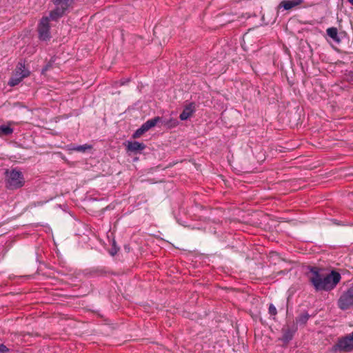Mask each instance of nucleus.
<instances>
[{
    "label": "nucleus",
    "instance_id": "f257e3e1",
    "mask_svg": "<svg viewBox=\"0 0 353 353\" xmlns=\"http://www.w3.org/2000/svg\"><path fill=\"white\" fill-rule=\"evenodd\" d=\"M307 277L316 291H330L336 286L341 279V274L335 270L323 276L320 273L319 268L316 267L310 269Z\"/></svg>",
    "mask_w": 353,
    "mask_h": 353
},
{
    "label": "nucleus",
    "instance_id": "f03ea898",
    "mask_svg": "<svg viewBox=\"0 0 353 353\" xmlns=\"http://www.w3.org/2000/svg\"><path fill=\"white\" fill-rule=\"evenodd\" d=\"M6 187L10 190H15L21 188L25 183L23 175L21 172L12 169L6 172Z\"/></svg>",
    "mask_w": 353,
    "mask_h": 353
},
{
    "label": "nucleus",
    "instance_id": "7ed1b4c3",
    "mask_svg": "<svg viewBox=\"0 0 353 353\" xmlns=\"http://www.w3.org/2000/svg\"><path fill=\"white\" fill-rule=\"evenodd\" d=\"M353 350V332L345 336L339 338L337 342L332 347L333 352H350Z\"/></svg>",
    "mask_w": 353,
    "mask_h": 353
},
{
    "label": "nucleus",
    "instance_id": "20e7f679",
    "mask_svg": "<svg viewBox=\"0 0 353 353\" xmlns=\"http://www.w3.org/2000/svg\"><path fill=\"white\" fill-rule=\"evenodd\" d=\"M337 305L342 310H346L353 307V285L341 294Z\"/></svg>",
    "mask_w": 353,
    "mask_h": 353
},
{
    "label": "nucleus",
    "instance_id": "39448f33",
    "mask_svg": "<svg viewBox=\"0 0 353 353\" xmlns=\"http://www.w3.org/2000/svg\"><path fill=\"white\" fill-rule=\"evenodd\" d=\"M50 26L48 17H43L37 26L39 38L42 41H47L50 39Z\"/></svg>",
    "mask_w": 353,
    "mask_h": 353
},
{
    "label": "nucleus",
    "instance_id": "423d86ee",
    "mask_svg": "<svg viewBox=\"0 0 353 353\" xmlns=\"http://www.w3.org/2000/svg\"><path fill=\"white\" fill-rule=\"evenodd\" d=\"M19 78H11L9 81V85L14 86L19 84L23 79L28 77L30 75L28 70L26 69L25 63L23 62H19L17 68L15 70V76H18Z\"/></svg>",
    "mask_w": 353,
    "mask_h": 353
},
{
    "label": "nucleus",
    "instance_id": "0eeeda50",
    "mask_svg": "<svg viewBox=\"0 0 353 353\" xmlns=\"http://www.w3.org/2000/svg\"><path fill=\"white\" fill-rule=\"evenodd\" d=\"M196 110V106L194 103H190L185 105L183 112L181 113L179 118L182 121L187 120L189 119Z\"/></svg>",
    "mask_w": 353,
    "mask_h": 353
},
{
    "label": "nucleus",
    "instance_id": "6e6552de",
    "mask_svg": "<svg viewBox=\"0 0 353 353\" xmlns=\"http://www.w3.org/2000/svg\"><path fill=\"white\" fill-rule=\"evenodd\" d=\"M145 145L138 141H128L127 150L132 152H140L145 148Z\"/></svg>",
    "mask_w": 353,
    "mask_h": 353
},
{
    "label": "nucleus",
    "instance_id": "1a4fd4ad",
    "mask_svg": "<svg viewBox=\"0 0 353 353\" xmlns=\"http://www.w3.org/2000/svg\"><path fill=\"white\" fill-rule=\"evenodd\" d=\"M55 6L56 8L50 12V16L48 17L50 20L57 21L58 19L61 18L68 10L60 6Z\"/></svg>",
    "mask_w": 353,
    "mask_h": 353
},
{
    "label": "nucleus",
    "instance_id": "9d476101",
    "mask_svg": "<svg viewBox=\"0 0 353 353\" xmlns=\"http://www.w3.org/2000/svg\"><path fill=\"white\" fill-rule=\"evenodd\" d=\"M303 1L304 0L283 1L280 3L279 7H283L285 10H288L301 5Z\"/></svg>",
    "mask_w": 353,
    "mask_h": 353
},
{
    "label": "nucleus",
    "instance_id": "9b49d317",
    "mask_svg": "<svg viewBox=\"0 0 353 353\" xmlns=\"http://www.w3.org/2000/svg\"><path fill=\"white\" fill-rule=\"evenodd\" d=\"M12 122H8L7 125L0 126V137L10 135L13 133L14 129L11 128Z\"/></svg>",
    "mask_w": 353,
    "mask_h": 353
},
{
    "label": "nucleus",
    "instance_id": "f8f14e48",
    "mask_svg": "<svg viewBox=\"0 0 353 353\" xmlns=\"http://www.w3.org/2000/svg\"><path fill=\"white\" fill-rule=\"evenodd\" d=\"M160 121H161V117H156L152 119L148 120L145 123L143 124V125L144 126L145 129H146V130L148 131L152 127H154Z\"/></svg>",
    "mask_w": 353,
    "mask_h": 353
},
{
    "label": "nucleus",
    "instance_id": "ddd939ff",
    "mask_svg": "<svg viewBox=\"0 0 353 353\" xmlns=\"http://www.w3.org/2000/svg\"><path fill=\"white\" fill-rule=\"evenodd\" d=\"M293 337V332L290 328H283V336H282V340L284 342H289L290 340H292Z\"/></svg>",
    "mask_w": 353,
    "mask_h": 353
},
{
    "label": "nucleus",
    "instance_id": "4468645a",
    "mask_svg": "<svg viewBox=\"0 0 353 353\" xmlns=\"http://www.w3.org/2000/svg\"><path fill=\"white\" fill-rule=\"evenodd\" d=\"M327 35L335 41H339L340 39L338 37V30L336 28L332 27L327 29Z\"/></svg>",
    "mask_w": 353,
    "mask_h": 353
},
{
    "label": "nucleus",
    "instance_id": "2eb2a0df",
    "mask_svg": "<svg viewBox=\"0 0 353 353\" xmlns=\"http://www.w3.org/2000/svg\"><path fill=\"white\" fill-rule=\"evenodd\" d=\"M55 6H60L66 9L72 5L73 0H52Z\"/></svg>",
    "mask_w": 353,
    "mask_h": 353
},
{
    "label": "nucleus",
    "instance_id": "dca6fc26",
    "mask_svg": "<svg viewBox=\"0 0 353 353\" xmlns=\"http://www.w3.org/2000/svg\"><path fill=\"white\" fill-rule=\"evenodd\" d=\"M179 121L176 119L171 118L163 121V125L168 129L175 128L178 125Z\"/></svg>",
    "mask_w": 353,
    "mask_h": 353
},
{
    "label": "nucleus",
    "instance_id": "f3484780",
    "mask_svg": "<svg viewBox=\"0 0 353 353\" xmlns=\"http://www.w3.org/2000/svg\"><path fill=\"white\" fill-rule=\"evenodd\" d=\"M310 318V315L307 312H305L299 315L298 318H296V323H301V324H305L307 321H308Z\"/></svg>",
    "mask_w": 353,
    "mask_h": 353
},
{
    "label": "nucleus",
    "instance_id": "a211bd4d",
    "mask_svg": "<svg viewBox=\"0 0 353 353\" xmlns=\"http://www.w3.org/2000/svg\"><path fill=\"white\" fill-rule=\"evenodd\" d=\"M91 148H92V146L90 145L85 144L83 145H79L77 147L73 148L72 150H76L77 152H84L87 150H90Z\"/></svg>",
    "mask_w": 353,
    "mask_h": 353
},
{
    "label": "nucleus",
    "instance_id": "6ab92c4d",
    "mask_svg": "<svg viewBox=\"0 0 353 353\" xmlns=\"http://www.w3.org/2000/svg\"><path fill=\"white\" fill-rule=\"evenodd\" d=\"M147 132L146 129H145L144 126L142 125L140 128L137 130V131L133 134V138H139L140 137L144 132Z\"/></svg>",
    "mask_w": 353,
    "mask_h": 353
},
{
    "label": "nucleus",
    "instance_id": "aec40b11",
    "mask_svg": "<svg viewBox=\"0 0 353 353\" xmlns=\"http://www.w3.org/2000/svg\"><path fill=\"white\" fill-rule=\"evenodd\" d=\"M268 312L270 315L274 316H275L277 314L276 308L274 307L273 304H270L269 305Z\"/></svg>",
    "mask_w": 353,
    "mask_h": 353
},
{
    "label": "nucleus",
    "instance_id": "412c9836",
    "mask_svg": "<svg viewBox=\"0 0 353 353\" xmlns=\"http://www.w3.org/2000/svg\"><path fill=\"white\" fill-rule=\"evenodd\" d=\"M9 352V349L3 344H0V353H6Z\"/></svg>",
    "mask_w": 353,
    "mask_h": 353
},
{
    "label": "nucleus",
    "instance_id": "4be33fe9",
    "mask_svg": "<svg viewBox=\"0 0 353 353\" xmlns=\"http://www.w3.org/2000/svg\"><path fill=\"white\" fill-rule=\"evenodd\" d=\"M353 6V0H347Z\"/></svg>",
    "mask_w": 353,
    "mask_h": 353
},
{
    "label": "nucleus",
    "instance_id": "5701e85b",
    "mask_svg": "<svg viewBox=\"0 0 353 353\" xmlns=\"http://www.w3.org/2000/svg\"><path fill=\"white\" fill-rule=\"evenodd\" d=\"M12 78H19V75L18 76H15V73H14Z\"/></svg>",
    "mask_w": 353,
    "mask_h": 353
},
{
    "label": "nucleus",
    "instance_id": "b1692460",
    "mask_svg": "<svg viewBox=\"0 0 353 353\" xmlns=\"http://www.w3.org/2000/svg\"><path fill=\"white\" fill-rule=\"evenodd\" d=\"M123 83H124L123 82H121L120 85H123Z\"/></svg>",
    "mask_w": 353,
    "mask_h": 353
}]
</instances>
